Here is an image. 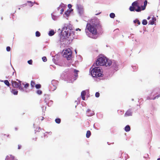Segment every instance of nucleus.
Instances as JSON below:
<instances>
[{"label": "nucleus", "instance_id": "f257e3e1", "mask_svg": "<svg viewBox=\"0 0 160 160\" xmlns=\"http://www.w3.org/2000/svg\"><path fill=\"white\" fill-rule=\"evenodd\" d=\"M72 26L71 25L65 24L61 32V39H68L72 41L74 37V32L72 31Z\"/></svg>", "mask_w": 160, "mask_h": 160}, {"label": "nucleus", "instance_id": "f03ea898", "mask_svg": "<svg viewBox=\"0 0 160 160\" xmlns=\"http://www.w3.org/2000/svg\"><path fill=\"white\" fill-rule=\"evenodd\" d=\"M147 3V0H138L132 3V6L130 7L129 10L131 11L135 10L138 12H140L142 10L145 9Z\"/></svg>", "mask_w": 160, "mask_h": 160}, {"label": "nucleus", "instance_id": "7ed1b4c3", "mask_svg": "<svg viewBox=\"0 0 160 160\" xmlns=\"http://www.w3.org/2000/svg\"><path fill=\"white\" fill-rule=\"evenodd\" d=\"M112 61L103 55H100L98 57L96 61L97 66H104L106 67H109L112 64Z\"/></svg>", "mask_w": 160, "mask_h": 160}, {"label": "nucleus", "instance_id": "20e7f679", "mask_svg": "<svg viewBox=\"0 0 160 160\" xmlns=\"http://www.w3.org/2000/svg\"><path fill=\"white\" fill-rule=\"evenodd\" d=\"M86 32L89 37L93 38H96L97 32L95 25L88 23L86 28Z\"/></svg>", "mask_w": 160, "mask_h": 160}, {"label": "nucleus", "instance_id": "39448f33", "mask_svg": "<svg viewBox=\"0 0 160 160\" xmlns=\"http://www.w3.org/2000/svg\"><path fill=\"white\" fill-rule=\"evenodd\" d=\"M90 72L93 77H102L103 75L102 70L99 67L91 68L90 70Z\"/></svg>", "mask_w": 160, "mask_h": 160}, {"label": "nucleus", "instance_id": "423d86ee", "mask_svg": "<svg viewBox=\"0 0 160 160\" xmlns=\"http://www.w3.org/2000/svg\"><path fill=\"white\" fill-rule=\"evenodd\" d=\"M16 81H15L12 80V86L14 88H18L20 90L22 91H24V90L23 88L21 86L22 85L21 82L18 79H17Z\"/></svg>", "mask_w": 160, "mask_h": 160}, {"label": "nucleus", "instance_id": "0eeeda50", "mask_svg": "<svg viewBox=\"0 0 160 160\" xmlns=\"http://www.w3.org/2000/svg\"><path fill=\"white\" fill-rule=\"evenodd\" d=\"M62 54L63 57L69 60L72 57V52L70 49L68 48L62 51Z\"/></svg>", "mask_w": 160, "mask_h": 160}, {"label": "nucleus", "instance_id": "6e6552de", "mask_svg": "<svg viewBox=\"0 0 160 160\" xmlns=\"http://www.w3.org/2000/svg\"><path fill=\"white\" fill-rule=\"evenodd\" d=\"M78 12L80 15H82L84 12V8L81 5H78L77 7Z\"/></svg>", "mask_w": 160, "mask_h": 160}, {"label": "nucleus", "instance_id": "1a4fd4ad", "mask_svg": "<svg viewBox=\"0 0 160 160\" xmlns=\"http://www.w3.org/2000/svg\"><path fill=\"white\" fill-rule=\"evenodd\" d=\"M66 7V5L62 3H61L59 7L58 8V10L60 11V13L62 14L64 10L65 9Z\"/></svg>", "mask_w": 160, "mask_h": 160}, {"label": "nucleus", "instance_id": "9d476101", "mask_svg": "<svg viewBox=\"0 0 160 160\" xmlns=\"http://www.w3.org/2000/svg\"><path fill=\"white\" fill-rule=\"evenodd\" d=\"M73 10L72 9L68 10L65 12L64 14L63 15L64 17L66 18H68L70 15L71 12L73 11Z\"/></svg>", "mask_w": 160, "mask_h": 160}, {"label": "nucleus", "instance_id": "9b49d317", "mask_svg": "<svg viewBox=\"0 0 160 160\" xmlns=\"http://www.w3.org/2000/svg\"><path fill=\"white\" fill-rule=\"evenodd\" d=\"M111 65H112V67L116 71L118 70V65L117 62H115L114 61H112V64L111 65Z\"/></svg>", "mask_w": 160, "mask_h": 160}, {"label": "nucleus", "instance_id": "f8f14e48", "mask_svg": "<svg viewBox=\"0 0 160 160\" xmlns=\"http://www.w3.org/2000/svg\"><path fill=\"white\" fill-rule=\"evenodd\" d=\"M86 93L85 91H82L81 93V96L83 100H85V95H86Z\"/></svg>", "mask_w": 160, "mask_h": 160}, {"label": "nucleus", "instance_id": "ddd939ff", "mask_svg": "<svg viewBox=\"0 0 160 160\" xmlns=\"http://www.w3.org/2000/svg\"><path fill=\"white\" fill-rule=\"evenodd\" d=\"M132 113L130 110L128 111L125 113V115L126 116H128L132 115Z\"/></svg>", "mask_w": 160, "mask_h": 160}, {"label": "nucleus", "instance_id": "4468645a", "mask_svg": "<svg viewBox=\"0 0 160 160\" xmlns=\"http://www.w3.org/2000/svg\"><path fill=\"white\" fill-rule=\"evenodd\" d=\"M156 20V19L155 17H153L152 18V21H151V24L153 25L155 24V22Z\"/></svg>", "mask_w": 160, "mask_h": 160}, {"label": "nucleus", "instance_id": "2eb2a0df", "mask_svg": "<svg viewBox=\"0 0 160 160\" xmlns=\"http://www.w3.org/2000/svg\"><path fill=\"white\" fill-rule=\"evenodd\" d=\"M51 15L52 18L54 20H57L58 18V17L54 15L53 13Z\"/></svg>", "mask_w": 160, "mask_h": 160}, {"label": "nucleus", "instance_id": "dca6fc26", "mask_svg": "<svg viewBox=\"0 0 160 160\" xmlns=\"http://www.w3.org/2000/svg\"><path fill=\"white\" fill-rule=\"evenodd\" d=\"M133 22L134 24L137 23L138 25H139L141 24L140 22L138 19H136L135 20H133Z\"/></svg>", "mask_w": 160, "mask_h": 160}, {"label": "nucleus", "instance_id": "f3484780", "mask_svg": "<svg viewBox=\"0 0 160 160\" xmlns=\"http://www.w3.org/2000/svg\"><path fill=\"white\" fill-rule=\"evenodd\" d=\"M55 32L53 30H51L49 32L48 35L49 36H52L54 34Z\"/></svg>", "mask_w": 160, "mask_h": 160}, {"label": "nucleus", "instance_id": "a211bd4d", "mask_svg": "<svg viewBox=\"0 0 160 160\" xmlns=\"http://www.w3.org/2000/svg\"><path fill=\"white\" fill-rule=\"evenodd\" d=\"M130 130V126L128 125L126 126L125 128V130L126 132H128Z\"/></svg>", "mask_w": 160, "mask_h": 160}, {"label": "nucleus", "instance_id": "6ab92c4d", "mask_svg": "<svg viewBox=\"0 0 160 160\" xmlns=\"http://www.w3.org/2000/svg\"><path fill=\"white\" fill-rule=\"evenodd\" d=\"M12 92L14 95H16L18 94V91L15 89H12L11 91Z\"/></svg>", "mask_w": 160, "mask_h": 160}, {"label": "nucleus", "instance_id": "aec40b11", "mask_svg": "<svg viewBox=\"0 0 160 160\" xmlns=\"http://www.w3.org/2000/svg\"><path fill=\"white\" fill-rule=\"evenodd\" d=\"M22 85L24 86V87L25 88H27L29 86V84L27 83H22Z\"/></svg>", "mask_w": 160, "mask_h": 160}, {"label": "nucleus", "instance_id": "412c9836", "mask_svg": "<svg viewBox=\"0 0 160 160\" xmlns=\"http://www.w3.org/2000/svg\"><path fill=\"white\" fill-rule=\"evenodd\" d=\"M91 135V132L89 131H87L86 136L87 138H88L90 137Z\"/></svg>", "mask_w": 160, "mask_h": 160}, {"label": "nucleus", "instance_id": "4be33fe9", "mask_svg": "<svg viewBox=\"0 0 160 160\" xmlns=\"http://www.w3.org/2000/svg\"><path fill=\"white\" fill-rule=\"evenodd\" d=\"M148 23L146 19H144L142 20V24L143 25H146Z\"/></svg>", "mask_w": 160, "mask_h": 160}, {"label": "nucleus", "instance_id": "5701e85b", "mask_svg": "<svg viewBox=\"0 0 160 160\" xmlns=\"http://www.w3.org/2000/svg\"><path fill=\"white\" fill-rule=\"evenodd\" d=\"M160 97V94H158L157 95H156L155 96H154L153 98H152V99H158V98Z\"/></svg>", "mask_w": 160, "mask_h": 160}, {"label": "nucleus", "instance_id": "b1692460", "mask_svg": "<svg viewBox=\"0 0 160 160\" xmlns=\"http://www.w3.org/2000/svg\"><path fill=\"white\" fill-rule=\"evenodd\" d=\"M4 83L8 86H9L10 84L8 80H5V81H4Z\"/></svg>", "mask_w": 160, "mask_h": 160}, {"label": "nucleus", "instance_id": "393cba45", "mask_svg": "<svg viewBox=\"0 0 160 160\" xmlns=\"http://www.w3.org/2000/svg\"><path fill=\"white\" fill-rule=\"evenodd\" d=\"M110 16L112 18H114L115 17V14L113 13H112L110 14Z\"/></svg>", "mask_w": 160, "mask_h": 160}, {"label": "nucleus", "instance_id": "a878e982", "mask_svg": "<svg viewBox=\"0 0 160 160\" xmlns=\"http://www.w3.org/2000/svg\"><path fill=\"white\" fill-rule=\"evenodd\" d=\"M56 88V86L55 85H53L52 87H51V90L52 91H54Z\"/></svg>", "mask_w": 160, "mask_h": 160}, {"label": "nucleus", "instance_id": "bb28decb", "mask_svg": "<svg viewBox=\"0 0 160 160\" xmlns=\"http://www.w3.org/2000/svg\"><path fill=\"white\" fill-rule=\"evenodd\" d=\"M40 36V33L38 31H37L36 32V37H39Z\"/></svg>", "mask_w": 160, "mask_h": 160}, {"label": "nucleus", "instance_id": "cd10ccee", "mask_svg": "<svg viewBox=\"0 0 160 160\" xmlns=\"http://www.w3.org/2000/svg\"><path fill=\"white\" fill-rule=\"evenodd\" d=\"M55 121L56 123H59L60 122L61 120L59 118H57L56 119Z\"/></svg>", "mask_w": 160, "mask_h": 160}, {"label": "nucleus", "instance_id": "c85d7f7f", "mask_svg": "<svg viewBox=\"0 0 160 160\" xmlns=\"http://www.w3.org/2000/svg\"><path fill=\"white\" fill-rule=\"evenodd\" d=\"M78 71L75 70H74V72L75 73V76L76 77L78 76Z\"/></svg>", "mask_w": 160, "mask_h": 160}, {"label": "nucleus", "instance_id": "c756f323", "mask_svg": "<svg viewBox=\"0 0 160 160\" xmlns=\"http://www.w3.org/2000/svg\"><path fill=\"white\" fill-rule=\"evenodd\" d=\"M37 93L38 95H40L42 93V92L40 90H38L37 92Z\"/></svg>", "mask_w": 160, "mask_h": 160}, {"label": "nucleus", "instance_id": "7c9ffc66", "mask_svg": "<svg viewBox=\"0 0 160 160\" xmlns=\"http://www.w3.org/2000/svg\"><path fill=\"white\" fill-rule=\"evenodd\" d=\"M35 87L37 88L38 89L41 88V85L40 84H37L35 85Z\"/></svg>", "mask_w": 160, "mask_h": 160}, {"label": "nucleus", "instance_id": "2f4dec72", "mask_svg": "<svg viewBox=\"0 0 160 160\" xmlns=\"http://www.w3.org/2000/svg\"><path fill=\"white\" fill-rule=\"evenodd\" d=\"M28 62L29 64L32 65V60H30L28 61Z\"/></svg>", "mask_w": 160, "mask_h": 160}, {"label": "nucleus", "instance_id": "473e14b6", "mask_svg": "<svg viewBox=\"0 0 160 160\" xmlns=\"http://www.w3.org/2000/svg\"><path fill=\"white\" fill-rule=\"evenodd\" d=\"M42 60L44 62H46L47 60V58L45 57H43L42 58Z\"/></svg>", "mask_w": 160, "mask_h": 160}, {"label": "nucleus", "instance_id": "72a5a7b5", "mask_svg": "<svg viewBox=\"0 0 160 160\" xmlns=\"http://www.w3.org/2000/svg\"><path fill=\"white\" fill-rule=\"evenodd\" d=\"M31 86L32 87H34V85H35V83L33 81H32L31 82Z\"/></svg>", "mask_w": 160, "mask_h": 160}, {"label": "nucleus", "instance_id": "f704fd0d", "mask_svg": "<svg viewBox=\"0 0 160 160\" xmlns=\"http://www.w3.org/2000/svg\"><path fill=\"white\" fill-rule=\"evenodd\" d=\"M11 49L10 47H7L6 48L7 51L8 52L10 51Z\"/></svg>", "mask_w": 160, "mask_h": 160}, {"label": "nucleus", "instance_id": "c9c22d12", "mask_svg": "<svg viewBox=\"0 0 160 160\" xmlns=\"http://www.w3.org/2000/svg\"><path fill=\"white\" fill-rule=\"evenodd\" d=\"M95 96L97 98L99 96V93L97 92L95 94Z\"/></svg>", "mask_w": 160, "mask_h": 160}, {"label": "nucleus", "instance_id": "e433bc0d", "mask_svg": "<svg viewBox=\"0 0 160 160\" xmlns=\"http://www.w3.org/2000/svg\"><path fill=\"white\" fill-rule=\"evenodd\" d=\"M68 8L70 9L71 8L72 6L71 4H69L68 5Z\"/></svg>", "mask_w": 160, "mask_h": 160}, {"label": "nucleus", "instance_id": "4c0bfd02", "mask_svg": "<svg viewBox=\"0 0 160 160\" xmlns=\"http://www.w3.org/2000/svg\"><path fill=\"white\" fill-rule=\"evenodd\" d=\"M76 31H79V32H80L81 31V29L79 28H78L76 29Z\"/></svg>", "mask_w": 160, "mask_h": 160}, {"label": "nucleus", "instance_id": "58836bf2", "mask_svg": "<svg viewBox=\"0 0 160 160\" xmlns=\"http://www.w3.org/2000/svg\"><path fill=\"white\" fill-rule=\"evenodd\" d=\"M28 2V3H31V4L30 5V6H32V5H33V3H31V2H30V1H29V2Z\"/></svg>", "mask_w": 160, "mask_h": 160}, {"label": "nucleus", "instance_id": "ea45409f", "mask_svg": "<svg viewBox=\"0 0 160 160\" xmlns=\"http://www.w3.org/2000/svg\"><path fill=\"white\" fill-rule=\"evenodd\" d=\"M56 82V81H52V83H54V82Z\"/></svg>", "mask_w": 160, "mask_h": 160}, {"label": "nucleus", "instance_id": "a19ab883", "mask_svg": "<svg viewBox=\"0 0 160 160\" xmlns=\"http://www.w3.org/2000/svg\"><path fill=\"white\" fill-rule=\"evenodd\" d=\"M20 148V146H18V149H19Z\"/></svg>", "mask_w": 160, "mask_h": 160}, {"label": "nucleus", "instance_id": "79ce46f5", "mask_svg": "<svg viewBox=\"0 0 160 160\" xmlns=\"http://www.w3.org/2000/svg\"><path fill=\"white\" fill-rule=\"evenodd\" d=\"M149 18H150V17H148V19H149Z\"/></svg>", "mask_w": 160, "mask_h": 160}, {"label": "nucleus", "instance_id": "37998d69", "mask_svg": "<svg viewBox=\"0 0 160 160\" xmlns=\"http://www.w3.org/2000/svg\"><path fill=\"white\" fill-rule=\"evenodd\" d=\"M158 160H160V158H158Z\"/></svg>", "mask_w": 160, "mask_h": 160}, {"label": "nucleus", "instance_id": "c03bdc74", "mask_svg": "<svg viewBox=\"0 0 160 160\" xmlns=\"http://www.w3.org/2000/svg\"><path fill=\"white\" fill-rule=\"evenodd\" d=\"M14 73V72H13V73H12V74H13V75Z\"/></svg>", "mask_w": 160, "mask_h": 160}, {"label": "nucleus", "instance_id": "a18cd8bd", "mask_svg": "<svg viewBox=\"0 0 160 160\" xmlns=\"http://www.w3.org/2000/svg\"><path fill=\"white\" fill-rule=\"evenodd\" d=\"M58 30H60V29H58Z\"/></svg>", "mask_w": 160, "mask_h": 160}, {"label": "nucleus", "instance_id": "49530a36", "mask_svg": "<svg viewBox=\"0 0 160 160\" xmlns=\"http://www.w3.org/2000/svg\"><path fill=\"white\" fill-rule=\"evenodd\" d=\"M76 78H75V79H74V80H76Z\"/></svg>", "mask_w": 160, "mask_h": 160}]
</instances>
